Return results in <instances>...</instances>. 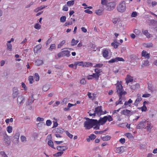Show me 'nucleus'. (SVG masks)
<instances>
[{
	"label": "nucleus",
	"instance_id": "nucleus-27",
	"mask_svg": "<svg viewBox=\"0 0 157 157\" xmlns=\"http://www.w3.org/2000/svg\"><path fill=\"white\" fill-rule=\"evenodd\" d=\"M133 80V79L129 75H127V80L126 81V82L127 83V84H128L129 82H132Z\"/></svg>",
	"mask_w": 157,
	"mask_h": 157
},
{
	"label": "nucleus",
	"instance_id": "nucleus-21",
	"mask_svg": "<svg viewBox=\"0 0 157 157\" xmlns=\"http://www.w3.org/2000/svg\"><path fill=\"white\" fill-rule=\"evenodd\" d=\"M103 56L105 58H106L108 56L109 52L108 49H105L103 50L102 52Z\"/></svg>",
	"mask_w": 157,
	"mask_h": 157
},
{
	"label": "nucleus",
	"instance_id": "nucleus-40",
	"mask_svg": "<svg viewBox=\"0 0 157 157\" xmlns=\"http://www.w3.org/2000/svg\"><path fill=\"white\" fill-rule=\"evenodd\" d=\"M108 0H101V4L105 6L108 3Z\"/></svg>",
	"mask_w": 157,
	"mask_h": 157
},
{
	"label": "nucleus",
	"instance_id": "nucleus-59",
	"mask_svg": "<svg viewBox=\"0 0 157 157\" xmlns=\"http://www.w3.org/2000/svg\"><path fill=\"white\" fill-rule=\"evenodd\" d=\"M106 117L107 119V120H108L109 121H111L113 120V118L110 116L109 115L108 116H106Z\"/></svg>",
	"mask_w": 157,
	"mask_h": 157
},
{
	"label": "nucleus",
	"instance_id": "nucleus-15",
	"mask_svg": "<svg viewBox=\"0 0 157 157\" xmlns=\"http://www.w3.org/2000/svg\"><path fill=\"white\" fill-rule=\"evenodd\" d=\"M34 99L33 98V94H32L30 97V99L28 100L26 102V105H29L32 104L34 101Z\"/></svg>",
	"mask_w": 157,
	"mask_h": 157
},
{
	"label": "nucleus",
	"instance_id": "nucleus-46",
	"mask_svg": "<svg viewBox=\"0 0 157 157\" xmlns=\"http://www.w3.org/2000/svg\"><path fill=\"white\" fill-rule=\"evenodd\" d=\"M12 127L11 126H9L7 128V131L9 133H10L12 132Z\"/></svg>",
	"mask_w": 157,
	"mask_h": 157
},
{
	"label": "nucleus",
	"instance_id": "nucleus-41",
	"mask_svg": "<svg viewBox=\"0 0 157 157\" xmlns=\"http://www.w3.org/2000/svg\"><path fill=\"white\" fill-rule=\"evenodd\" d=\"M94 71L96 73V74L99 75H100L101 74H100V73L102 71L101 69H95Z\"/></svg>",
	"mask_w": 157,
	"mask_h": 157
},
{
	"label": "nucleus",
	"instance_id": "nucleus-42",
	"mask_svg": "<svg viewBox=\"0 0 157 157\" xmlns=\"http://www.w3.org/2000/svg\"><path fill=\"white\" fill-rule=\"evenodd\" d=\"M56 49V45L55 44H52L50 47L49 48V50L51 51H52L53 49Z\"/></svg>",
	"mask_w": 157,
	"mask_h": 157
},
{
	"label": "nucleus",
	"instance_id": "nucleus-19",
	"mask_svg": "<svg viewBox=\"0 0 157 157\" xmlns=\"http://www.w3.org/2000/svg\"><path fill=\"white\" fill-rule=\"evenodd\" d=\"M91 124L93 127V126H95L97 125H100L99 121H98L97 120L91 119Z\"/></svg>",
	"mask_w": 157,
	"mask_h": 157
},
{
	"label": "nucleus",
	"instance_id": "nucleus-39",
	"mask_svg": "<svg viewBox=\"0 0 157 157\" xmlns=\"http://www.w3.org/2000/svg\"><path fill=\"white\" fill-rule=\"evenodd\" d=\"M39 75L37 73H36L35 74V76L34 77V79L36 81H38L39 80Z\"/></svg>",
	"mask_w": 157,
	"mask_h": 157
},
{
	"label": "nucleus",
	"instance_id": "nucleus-49",
	"mask_svg": "<svg viewBox=\"0 0 157 157\" xmlns=\"http://www.w3.org/2000/svg\"><path fill=\"white\" fill-rule=\"evenodd\" d=\"M92 75L93 76V78H95L97 80L98 79L99 77L100 76L99 75L96 74V73H93Z\"/></svg>",
	"mask_w": 157,
	"mask_h": 157
},
{
	"label": "nucleus",
	"instance_id": "nucleus-28",
	"mask_svg": "<svg viewBox=\"0 0 157 157\" xmlns=\"http://www.w3.org/2000/svg\"><path fill=\"white\" fill-rule=\"evenodd\" d=\"M7 47L8 49L10 51H12V46L11 44H10V41H8L7 43Z\"/></svg>",
	"mask_w": 157,
	"mask_h": 157
},
{
	"label": "nucleus",
	"instance_id": "nucleus-36",
	"mask_svg": "<svg viewBox=\"0 0 157 157\" xmlns=\"http://www.w3.org/2000/svg\"><path fill=\"white\" fill-rule=\"evenodd\" d=\"M63 153V152L60 151L59 152H58L55 154H54L53 156L56 157L60 156L62 155Z\"/></svg>",
	"mask_w": 157,
	"mask_h": 157
},
{
	"label": "nucleus",
	"instance_id": "nucleus-35",
	"mask_svg": "<svg viewBox=\"0 0 157 157\" xmlns=\"http://www.w3.org/2000/svg\"><path fill=\"white\" fill-rule=\"evenodd\" d=\"M152 128V126H151L150 124H147V126L145 128L147 129V131L149 132H151V129Z\"/></svg>",
	"mask_w": 157,
	"mask_h": 157
},
{
	"label": "nucleus",
	"instance_id": "nucleus-32",
	"mask_svg": "<svg viewBox=\"0 0 157 157\" xmlns=\"http://www.w3.org/2000/svg\"><path fill=\"white\" fill-rule=\"evenodd\" d=\"M92 65V63H91L86 62L83 63V67H88L91 66Z\"/></svg>",
	"mask_w": 157,
	"mask_h": 157
},
{
	"label": "nucleus",
	"instance_id": "nucleus-13",
	"mask_svg": "<svg viewBox=\"0 0 157 157\" xmlns=\"http://www.w3.org/2000/svg\"><path fill=\"white\" fill-rule=\"evenodd\" d=\"M106 116H104L103 118L101 117L98 121L99 124L103 125L107 121V118Z\"/></svg>",
	"mask_w": 157,
	"mask_h": 157
},
{
	"label": "nucleus",
	"instance_id": "nucleus-64",
	"mask_svg": "<svg viewBox=\"0 0 157 157\" xmlns=\"http://www.w3.org/2000/svg\"><path fill=\"white\" fill-rule=\"evenodd\" d=\"M86 81L85 80V79L84 78L82 79L80 81V83L81 84H85L86 83Z\"/></svg>",
	"mask_w": 157,
	"mask_h": 157
},
{
	"label": "nucleus",
	"instance_id": "nucleus-3",
	"mask_svg": "<svg viewBox=\"0 0 157 157\" xmlns=\"http://www.w3.org/2000/svg\"><path fill=\"white\" fill-rule=\"evenodd\" d=\"M116 6V3L114 2H108L105 6V9L106 10L110 11L114 9Z\"/></svg>",
	"mask_w": 157,
	"mask_h": 157
},
{
	"label": "nucleus",
	"instance_id": "nucleus-10",
	"mask_svg": "<svg viewBox=\"0 0 157 157\" xmlns=\"http://www.w3.org/2000/svg\"><path fill=\"white\" fill-rule=\"evenodd\" d=\"M146 122L145 120L143 121L139 122L138 124L136 126L137 129H140L144 128V124Z\"/></svg>",
	"mask_w": 157,
	"mask_h": 157
},
{
	"label": "nucleus",
	"instance_id": "nucleus-22",
	"mask_svg": "<svg viewBox=\"0 0 157 157\" xmlns=\"http://www.w3.org/2000/svg\"><path fill=\"white\" fill-rule=\"evenodd\" d=\"M142 31L143 34L145 35L147 37L150 38L151 36V35L148 32V31L147 30H142Z\"/></svg>",
	"mask_w": 157,
	"mask_h": 157
},
{
	"label": "nucleus",
	"instance_id": "nucleus-62",
	"mask_svg": "<svg viewBox=\"0 0 157 157\" xmlns=\"http://www.w3.org/2000/svg\"><path fill=\"white\" fill-rule=\"evenodd\" d=\"M126 136H127V137L129 138H131L132 137V135L129 133H126Z\"/></svg>",
	"mask_w": 157,
	"mask_h": 157
},
{
	"label": "nucleus",
	"instance_id": "nucleus-51",
	"mask_svg": "<svg viewBox=\"0 0 157 157\" xmlns=\"http://www.w3.org/2000/svg\"><path fill=\"white\" fill-rule=\"evenodd\" d=\"M145 46L146 47L149 48H151L153 46V44L152 43H147L145 44Z\"/></svg>",
	"mask_w": 157,
	"mask_h": 157
},
{
	"label": "nucleus",
	"instance_id": "nucleus-57",
	"mask_svg": "<svg viewBox=\"0 0 157 157\" xmlns=\"http://www.w3.org/2000/svg\"><path fill=\"white\" fill-rule=\"evenodd\" d=\"M45 7H46L45 6H40L38 7L37 8V12H38V11H39L40 10H42Z\"/></svg>",
	"mask_w": 157,
	"mask_h": 157
},
{
	"label": "nucleus",
	"instance_id": "nucleus-20",
	"mask_svg": "<svg viewBox=\"0 0 157 157\" xmlns=\"http://www.w3.org/2000/svg\"><path fill=\"white\" fill-rule=\"evenodd\" d=\"M137 98L136 99L135 101V102L134 103V105H137L138 103H137V102H138L140 101H141L142 100V98L141 97V95L138 94L137 95Z\"/></svg>",
	"mask_w": 157,
	"mask_h": 157
},
{
	"label": "nucleus",
	"instance_id": "nucleus-30",
	"mask_svg": "<svg viewBox=\"0 0 157 157\" xmlns=\"http://www.w3.org/2000/svg\"><path fill=\"white\" fill-rule=\"evenodd\" d=\"M48 145L51 147L52 148L55 149V148L53 146V142L51 140H49L48 142Z\"/></svg>",
	"mask_w": 157,
	"mask_h": 157
},
{
	"label": "nucleus",
	"instance_id": "nucleus-16",
	"mask_svg": "<svg viewBox=\"0 0 157 157\" xmlns=\"http://www.w3.org/2000/svg\"><path fill=\"white\" fill-rule=\"evenodd\" d=\"M4 141L5 143L8 145H9L11 143L10 139L7 135H6L4 136Z\"/></svg>",
	"mask_w": 157,
	"mask_h": 157
},
{
	"label": "nucleus",
	"instance_id": "nucleus-26",
	"mask_svg": "<svg viewBox=\"0 0 157 157\" xmlns=\"http://www.w3.org/2000/svg\"><path fill=\"white\" fill-rule=\"evenodd\" d=\"M41 45L39 44L36 46L34 49V52L36 53L41 48Z\"/></svg>",
	"mask_w": 157,
	"mask_h": 157
},
{
	"label": "nucleus",
	"instance_id": "nucleus-31",
	"mask_svg": "<svg viewBox=\"0 0 157 157\" xmlns=\"http://www.w3.org/2000/svg\"><path fill=\"white\" fill-rule=\"evenodd\" d=\"M120 21V18L119 17L115 18L112 20V22L114 24H116L118 22Z\"/></svg>",
	"mask_w": 157,
	"mask_h": 157
},
{
	"label": "nucleus",
	"instance_id": "nucleus-2",
	"mask_svg": "<svg viewBox=\"0 0 157 157\" xmlns=\"http://www.w3.org/2000/svg\"><path fill=\"white\" fill-rule=\"evenodd\" d=\"M117 11L123 13L126 10L125 3L124 1L121 2L117 7Z\"/></svg>",
	"mask_w": 157,
	"mask_h": 157
},
{
	"label": "nucleus",
	"instance_id": "nucleus-53",
	"mask_svg": "<svg viewBox=\"0 0 157 157\" xmlns=\"http://www.w3.org/2000/svg\"><path fill=\"white\" fill-rule=\"evenodd\" d=\"M29 80L30 83L32 84L33 80V77L31 76H29Z\"/></svg>",
	"mask_w": 157,
	"mask_h": 157
},
{
	"label": "nucleus",
	"instance_id": "nucleus-54",
	"mask_svg": "<svg viewBox=\"0 0 157 157\" xmlns=\"http://www.w3.org/2000/svg\"><path fill=\"white\" fill-rule=\"evenodd\" d=\"M49 89V87L47 86H44L43 87V90L44 91H46Z\"/></svg>",
	"mask_w": 157,
	"mask_h": 157
},
{
	"label": "nucleus",
	"instance_id": "nucleus-9",
	"mask_svg": "<svg viewBox=\"0 0 157 157\" xmlns=\"http://www.w3.org/2000/svg\"><path fill=\"white\" fill-rule=\"evenodd\" d=\"M19 136L20 134L17 133L15 134L13 137L12 140L14 144H16L18 143Z\"/></svg>",
	"mask_w": 157,
	"mask_h": 157
},
{
	"label": "nucleus",
	"instance_id": "nucleus-34",
	"mask_svg": "<svg viewBox=\"0 0 157 157\" xmlns=\"http://www.w3.org/2000/svg\"><path fill=\"white\" fill-rule=\"evenodd\" d=\"M144 63H143L141 65L142 67L147 66L148 65L149 63L147 59L144 60Z\"/></svg>",
	"mask_w": 157,
	"mask_h": 157
},
{
	"label": "nucleus",
	"instance_id": "nucleus-55",
	"mask_svg": "<svg viewBox=\"0 0 157 157\" xmlns=\"http://www.w3.org/2000/svg\"><path fill=\"white\" fill-rule=\"evenodd\" d=\"M102 13V11L101 10H98L96 11V13L97 15H100Z\"/></svg>",
	"mask_w": 157,
	"mask_h": 157
},
{
	"label": "nucleus",
	"instance_id": "nucleus-6",
	"mask_svg": "<svg viewBox=\"0 0 157 157\" xmlns=\"http://www.w3.org/2000/svg\"><path fill=\"white\" fill-rule=\"evenodd\" d=\"M136 112V110L131 111L127 109L123 110L122 111L123 114L127 116L128 117L130 116L132 114L135 113Z\"/></svg>",
	"mask_w": 157,
	"mask_h": 157
},
{
	"label": "nucleus",
	"instance_id": "nucleus-4",
	"mask_svg": "<svg viewBox=\"0 0 157 157\" xmlns=\"http://www.w3.org/2000/svg\"><path fill=\"white\" fill-rule=\"evenodd\" d=\"M86 120V121L84 122V127H85L86 129H90L93 127L92 124H91V119H90L88 118H85Z\"/></svg>",
	"mask_w": 157,
	"mask_h": 157
},
{
	"label": "nucleus",
	"instance_id": "nucleus-63",
	"mask_svg": "<svg viewBox=\"0 0 157 157\" xmlns=\"http://www.w3.org/2000/svg\"><path fill=\"white\" fill-rule=\"evenodd\" d=\"M137 15V13L136 12H133L131 14V17H135Z\"/></svg>",
	"mask_w": 157,
	"mask_h": 157
},
{
	"label": "nucleus",
	"instance_id": "nucleus-5",
	"mask_svg": "<svg viewBox=\"0 0 157 157\" xmlns=\"http://www.w3.org/2000/svg\"><path fill=\"white\" fill-rule=\"evenodd\" d=\"M70 52L68 50H64L60 52L58 54L59 58L66 56L69 57L70 56Z\"/></svg>",
	"mask_w": 157,
	"mask_h": 157
},
{
	"label": "nucleus",
	"instance_id": "nucleus-29",
	"mask_svg": "<svg viewBox=\"0 0 157 157\" xmlns=\"http://www.w3.org/2000/svg\"><path fill=\"white\" fill-rule=\"evenodd\" d=\"M56 131L57 133L59 134H62L64 132V130L61 128H57L56 129Z\"/></svg>",
	"mask_w": 157,
	"mask_h": 157
},
{
	"label": "nucleus",
	"instance_id": "nucleus-47",
	"mask_svg": "<svg viewBox=\"0 0 157 157\" xmlns=\"http://www.w3.org/2000/svg\"><path fill=\"white\" fill-rule=\"evenodd\" d=\"M66 17L65 16H63L61 17L60 18V21L62 22H64L66 21Z\"/></svg>",
	"mask_w": 157,
	"mask_h": 157
},
{
	"label": "nucleus",
	"instance_id": "nucleus-37",
	"mask_svg": "<svg viewBox=\"0 0 157 157\" xmlns=\"http://www.w3.org/2000/svg\"><path fill=\"white\" fill-rule=\"evenodd\" d=\"M132 101L131 99H130L128 101H125L124 103V105H128L130 106L129 104L132 103Z\"/></svg>",
	"mask_w": 157,
	"mask_h": 157
},
{
	"label": "nucleus",
	"instance_id": "nucleus-44",
	"mask_svg": "<svg viewBox=\"0 0 157 157\" xmlns=\"http://www.w3.org/2000/svg\"><path fill=\"white\" fill-rule=\"evenodd\" d=\"M0 155L1 157H8L5 152L3 151H1L0 152Z\"/></svg>",
	"mask_w": 157,
	"mask_h": 157
},
{
	"label": "nucleus",
	"instance_id": "nucleus-23",
	"mask_svg": "<svg viewBox=\"0 0 157 157\" xmlns=\"http://www.w3.org/2000/svg\"><path fill=\"white\" fill-rule=\"evenodd\" d=\"M118 44H119V43L117 42L116 40H114V42L111 43V45L115 48H116L118 47Z\"/></svg>",
	"mask_w": 157,
	"mask_h": 157
},
{
	"label": "nucleus",
	"instance_id": "nucleus-45",
	"mask_svg": "<svg viewBox=\"0 0 157 157\" xmlns=\"http://www.w3.org/2000/svg\"><path fill=\"white\" fill-rule=\"evenodd\" d=\"M41 26L38 23L36 24L34 27V28L35 29L38 30H39V29H40L41 28Z\"/></svg>",
	"mask_w": 157,
	"mask_h": 157
},
{
	"label": "nucleus",
	"instance_id": "nucleus-11",
	"mask_svg": "<svg viewBox=\"0 0 157 157\" xmlns=\"http://www.w3.org/2000/svg\"><path fill=\"white\" fill-rule=\"evenodd\" d=\"M95 112L98 116H100L101 115L102 112V106H98L95 109Z\"/></svg>",
	"mask_w": 157,
	"mask_h": 157
},
{
	"label": "nucleus",
	"instance_id": "nucleus-48",
	"mask_svg": "<svg viewBox=\"0 0 157 157\" xmlns=\"http://www.w3.org/2000/svg\"><path fill=\"white\" fill-rule=\"evenodd\" d=\"M96 137V136L94 134H91L90 136H89V138H90L91 140H94L95 139Z\"/></svg>",
	"mask_w": 157,
	"mask_h": 157
},
{
	"label": "nucleus",
	"instance_id": "nucleus-25",
	"mask_svg": "<svg viewBox=\"0 0 157 157\" xmlns=\"http://www.w3.org/2000/svg\"><path fill=\"white\" fill-rule=\"evenodd\" d=\"M35 63L37 66H40L43 64V61L42 60L38 59L35 62Z\"/></svg>",
	"mask_w": 157,
	"mask_h": 157
},
{
	"label": "nucleus",
	"instance_id": "nucleus-33",
	"mask_svg": "<svg viewBox=\"0 0 157 157\" xmlns=\"http://www.w3.org/2000/svg\"><path fill=\"white\" fill-rule=\"evenodd\" d=\"M74 4V0H71L69 1H68L67 2V5L69 6H73Z\"/></svg>",
	"mask_w": 157,
	"mask_h": 157
},
{
	"label": "nucleus",
	"instance_id": "nucleus-7",
	"mask_svg": "<svg viewBox=\"0 0 157 157\" xmlns=\"http://www.w3.org/2000/svg\"><path fill=\"white\" fill-rule=\"evenodd\" d=\"M12 97L13 99L17 98L19 93L18 89L16 87H14L12 89Z\"/></svg>",
	"mask_w": 157,
	"mask_h": 157
},
{
	"label": "nucleus",
	"instance_id": "nucleus-50",
	"mask_svg": "<svg viewBox=\"0 0 157 157\" xmlns=\"http://www.w3.org/2000/svg\"><path fill=\"white\" fill-rule=\"evenodd\" d=\"M133 32L136 35H139L140 33V31L137 29H135Z\"/></svg>",
	"mask_w": 157,
	"mask_h": 157
},
{
	"label": "nucleus",
	"instance_id": "nucleus-61",
	"mask_svg": "<svg viewBox=\"0 0 157 157\" xmlns=\"http://www.w3.org/2000/svg\"><path fill=\"white\" fill-rule=\"evenodd\" d=\"M21 86L24 89V90H27V87L24 83L22 82V83Z\"/></svg>",
	"mask_w": 157,
	"mask_h": 157
},
{
	"label": "nucleus",
	"instance_id": "nucleus-43",
	"mask_svg": "<svg viewBox=\"0 0 157 157\" xmlns=\"http://www.w3.org/2000/svg\"><path fill=\"white\" fill-rule=\"evenodd\" d=\"M66 134L70 138L72 139L73 136L72 134H71L68 131H64Z\"/></svg>",
	"mask_w": 157,
	"mask_h": 157
},
{
	"label": "nucleus",
	"instance_id": "nucleus-17",
	"mask_svg": "<svg viewBox=\"0 0 157 157\" xmlns=\"http://www.w3.org/2000/svg\"><path fill=\"white\" fill-rule=\"evenodd\" d=\"M67 148V146H58L57 147V149L58 151L63 152L66 150Z\"/></svg>",
	"mask_w": 157,
	"mask_h": 157
},
{
	"label": "nucleus",
	"instance_id": "nucleus-38",
	"mask_svg": "<svg viewBox=\"0 0 157 157\" xmlns=\"http://www.w3.org/2000/svg\"><path fill=\"white\" fill-rule=\"evenodd\" d=\"M65 43V41L64 40L62 41L57 46V48H60Z\"/></svg>",
	"mask_w": 157,
	"mask_h": 157
},
{
	"label": "nucleus",
	"instance_id": "nucleus-60",
	"mask_svg": "<svg viewBox=\"0 0 157 157\" xmlns=\"http://www.w3.org/2000/svg\"><path fill=\"white\" fill-rule=\"evenodd\" d=\"M72 24V21H70L68 22H66L64 25V26H66L68 25H71Z\"/></svg>",
	"mask_w": 157,
	"mask_h": 157
},
{
	"label": "nucleus",
	"instance_id": "nucleus-8",
	"mask_svg": "<svg viewBox=\"0 0 157 157\" xmlns=\"http://www.w3.org/2000/svg\"><path fill=\"white\" fill-rule=\"evenodd\" d=\"M118 61H124V60L122 58L117 57L115 58L112 59L110 60L109 61L108 63H113Z\"/></svg>",
	"mask_w": 157,
	"mask_h": 157
},
{
	"label": "nucleus",
	"instance_id": "nucleus-56",
	"mask_svg": "<svg viewBox=\"0 0 157 157\" xmlns=\"http://www.w3.org/2000/svg\"><path fill=\"white\" fill-rule=\"evenodd\" d=\"M76 44H77L75 41V40L74 39H72L71 41V45L75 46V45H76Z\"/></svg>",
	"mask_w": 157,
	"mask_h": 157
},
{
	"label": "nucleus",
	"instance_id": "nucleus-1",
	"mask_svg": "<svg viewBox=\"0 0 157 157\" xmlns=\"http://www.w3.org/2000/svg\"><path fill=\"white\" fill-rule=\"evenodd\" d=\"M116 88L117 92L119 94V99L118 101L120 104H122V101H124L125 100L124 95L126 94L127 93L123 89V87L121 83L118 81L116 84Z\"/></svg>",
	"mask_w": 157,
	"mask_h": 157
},
{
	"label": "nucleus",
	"instance_id": "nucleus-24",
	"mask_svg": "<svg viewBox=\"0 0 157 157\" xmlns=\"http://www.w3.org/2000/svg\"><path fill=\"white\" fill-rule=\"evenodd\" d=\"M101 139L104 141H108L111 139V137L110 136L107 135L105 136L101 137Z\"/></svg>",
	"mask_w": 157,
	"mask_h": 157
},
{
	"label": "nucleus",
	"instance_id": "nucleus-12",
	"mask_svg": "<svg viewBox=\"0 0 157 157\" xmlns=\"http://www.w3.org/2000/svg\"><path fill=\"white\" fill-rule=\"evenodd\" d=\"M24 99V97L22 95H20L18 96L17 99V101L18 104L20 105L21 104L23 103V100Z\"/></svg>",
	"mask_w": 157,
	"mask_h": 157
},
{
	"label": "nucleus",
	"instance_id": "nucleus-58",
	"mask_svg": "<svg viewBox=\"0 0 157 157\" xmlns=\"http://www.w3.org/2000/svg\"><path fill=\"white\" fill-rule=\"evenodd\" d=\"M138 109H141L142 111H146L147 109V107L145 105H143V106L142 107H140L138 108Z\"/></svg>",
	"mask_w": 157,
	"mask_h": 157
},
{
	"label": "nucleus",
	"instance_id": "nucleus-18",
	"mask_svg": "<svg viewBox=\"0 0 157 157\" xmlns=\"http://www.w3.org/2000/svg\"><path fill=\"white\" fill-rule=\"evenodd\" d=\"M142 55L143 57H145L146 58L149 59L150 58V54L146 51L143 50L142 52Z\"/></svg>",
	"mask_w": 157,
	"mask_h": 157
},
{
	"label": "nucleus",
	"instance_id": "nucleus-14",
	"mask_svg": "<svg viewBox=\"0 0 157 157\" xmlns=\"http://www.w3.org/2000/svg\"><path fill=\"white\" fill-rule=\"evenodd\" d=\"M115 151L116 153L121 154L123 152L124 148L122 146L116 147L115 149Z\"/></svg>",
	"mask_w": 157,
	"mask_h": 157
},
{
	"label": "nucleus",
	"instance_id": "nucleus-52",
	"mask_svg": "<svg viewBox=\"0 0 157 157\" xmlns=\"http://www.w3.org/2000/svg\"><path fill=\"white\" fill-rule=\"evenodd\" d=\"M52 121L50 120H47L46 121V125L47 126H50L52 124Z\"/></svg>",
	"mask_w": 157,
	"mask_h": 157
}]
</instances>
